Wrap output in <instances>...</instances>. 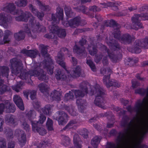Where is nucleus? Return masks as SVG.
<instances>
[{
	"label": "nucleus",
	"mask_w": 148,
	"mask_h": 148,
	"mask_svg": "<svg viewBox=\"0 0 148 148\" xmlns=\"http://www.w3.org/2000/svg\"><path fill=\"white\" fill-rule=\"evenodd\" d=\"M127 116L122 119L121 125L124 129L119 133L116 140L117 146H124L126 148H148L147 145L141 144L144 136L148 132V125H146L138 129L134 119L130 122Z\"/></svg>",
	"instance_id": "nucleus-1"
},
{
	"label": "nucleus",
	"mask_w": 148,
	"mask_h": 148,
	"mask_svg": "<svg viewBox=\"0 0 148 148\" xmlns=\"http://www.w3.org/2000/svg\"><path fill=\"white\" fill-rule=\"evenodd\" d=\"M11 66V72L12 74L17 75L21 73L20 77L23 80H27L31 76L37 77L40 80L43 81L48 79L44 71L39 66V64H34L32 66L33 70L29 72L23 71V65L21 62L16 58H14L10 60Z\"/></svg>",
	"instance_id": "nucleus-2"
},
{
	"label": "nucleus",
	"mask_w": 148,
	"mask_h": 148,
	"mask_svg": "<svg viewBox=\"0 0 148 148\" xmlns=\"http://www.w3.org/2000/svg\"><path fill=\"white\" fill-rule=\"evenodd\" d=\"M90 95H95V99L94 101L95 105L99 107L104 109V105L105 101L104 99L105 95V91L103 88L99 84H97L91 89Z\"/></svg>",
	"instance_id": "nucleus-3"
},
{
	"label": "nucleus",
	"mask_w": 148,
	"mask_h": 148,
	"mask_svg": "<svg viewBox=\"0 0 148 148\" xmlns=\"http://www.w3.org/2000/svg\"><path fill=\"white\" fill-rule=\"evenodd\" d=\"M117 33L114 34V37L119 40L120 42L124 44H130L135 40V37L133 35H131L128 34H124L120 37V32L118 29L116 30Z\"/></svg>",
	"instance_id": "nucleus-4"
},
{
	"label": "nucleus",
	"mask_w": 148,
	"mask_h": 148,
	"mask_svg": "<svg viewBox=\"0 0 148 148\" xmlns=\"http://www.w3.org/2000/svg\"><path fill=\"white\" fill-rule=\"evenodd\" d=\"M4 110L7 113H14L16 110L15 106L9 100H5L0 103V114H2Z\"/></svg>",
	"instance_id": "nucleus-5"
},
{
	"label": "nucleus",
	"mask_w": 148,
	"mask_h": 148,
	"mask_svg": "<svg viewBox=\"0 0 148 148\" xmlns=\"http://www.w3.org/2000/svg\"><path fill=\"white\" fill-rule=\"evenodd\" d=\"M112 71L109 68H107V72L103 78V80L104 84L108 88L111 86L119 87V85L116 82H114V80L110 81L109 80L110 75L112 73Z\"/></svg>",
	"instance_id": "nucleus-6"
},
{
	"label": "nucleus",
	"mask_w": 148,
	"mask_h": 148,
	"mask_svg": "<svg viewBox=\"0 0 148 148\" xmlns=\"http://www.w3.org/2000/svg\"><path fill=\"white\" fill-rule=\"evenodd\" d=\"M24 95L27 99H28V95L29 94L31 99L34 100L33 105L35 108H38L40 106V103L36 99V91L34 90H27L23 92Z\"/></svg>",
	"instance_id": "nucleus-7"
},
{
	"label": "nucleus",
	"mask_w": 148,
	"mask_h": 148,
	"mask_svg": "<svg viewBox=\"0 0 148 148\" xmlns=\"http://www.w3.org/2000/svg\"><path fill=\"white\" fill-rule=\"evenodd\" d=\"M132 25L131 28L136 30L143 28L142 24L140 21L142 20V18L140 14H138L134 15L132 18Z\"/></svg>",
	"instance_id": "nucleus-8"
},
{
	"label": "nucleus",
	"mask_w": 148,
	"mask_h": 148,
	"mask_svg": "<svg viewBox=\"0 0 148 148\" xmlns=\"http://www.w3.org/2000/svg\"><path fill=\"white\" fill-rule=\"evenodd\" d=\"M80 90H72L76 98L82 97L87 93V85L85 82H83L80 85Z\"/></svg>",
	"instance_id": "nucleus-9"
},
{
	"label": "nucleus",
	"mask_w": 148,
	"mask_h": 148,
	"mask_svg": "<svg viewBox=\"0 0 148 148\" xmlns=\"http://www.w3.org/2000/svg\"><path fill=\"white\" fill-rule=\"evenodd\" d=\"M56 23H53L49 26V29L53 34H56L61 38H64L66 36L65 30L63 29H59Z\"/></svg>",
	"instance_id": "nucleus-10"
},
{
	"label": "nucleus",
	"mask_w": 148,
	"mask_h": 148,
	"mask_svg": "<svg viewBox=\"0 0 148 148\" xmlns=\"http://www.w3.org/2000/svg\"><path fill=\"white\" fill-rule=\"evenodd\" d=\"M83 21H81V18L79 17H77L70 20L68 21H66L63 23V24L65 27L70 26L71 28H76L79 25H82L81 23Z\"/></svg>",
	"instance_id": "nucleus-11"
},
{
	"label": "nucleus",
	"mask_w": 148,
	"mask_h": 148,
	"mask_svg": "<svg viewBox=\"0 0 148 148\" xmlns=\"http://www.w3.org/2000/svg\"><path fill=\"white\" fill-rule=\"evenodd\" d=\"M15 15H19L18 16L15 17L16 21H21L27 22L28 21V17L31 16V13L29 12H26L21 10H18L17 11Z\"/></svg>",
	"instance_id": "nucleus-12"
},
{
	"label": "nucleus",
	"mask_w": 148,
	"mask_h": 148,
	"mask_svg": "<svg viewBox=\"0 0 148 148\" xmlns=\"http://www.w3.org/2000/svg\"><path fill=\"white\" fill-rule=\"evenodd\" d=\"M56 13L58 14L57 15L58 19L54 14H52L51 15L52 21L53 23H59V20H62L63 19V9L60 7H58L56 9Z\"/></svg>",
	"instance_id": "nucleus-13"
},
{
	"label": "nucleus",
	"mask_w": 148,
	"mask_h": 148,
	"mask_svg": "<svg viewBox=\"0 0 148 148\" xmlns=\"http://www.w3.org/2000/svg\"><path fill=\"white\" fill-rule=\"evenodd\" d=\"M12 17L4 13H0V25H3V27L5 28L8 27V25H5L10 23L12 20Z\"/></svg>",
	"instance_id": "nucleus-14"
},
{
	"label": "nucleus",
	"mask_w": 148,
	"mask_h": 148,
	"mask_svg": "<svg viewBox=\"0 0 148 148\" xmlns=\"http://www.w3.org/2000/svg\"><path fill=\"white\" fill-rule=\"evenodd\" d=\"M15 134L18 136V140L21 145H24L26 141V136L23 131L18 129H16L15 131Z\"/></svg>",
	"instance_id": "nucleus-15"
},
{
	"label": "nucleus",
	"mask_w": 148,
	"mask_h": 148,
	"mask_svg": "<svg viewBox=\"0 0 148 148\" xmlns=\"http://www.w3.org/2000/svg\"><path fill=\"white\" fill-rule=\"evenodd\" d=\"M101 47L102 49H103V51L104 50L107 53L108 56L111 60L113 62H116L117 60L121 57V55L120 54H119L118 56L114 54L113 52H111L110 50L107 49L105 45H102Z\"/></svg>",
	"instance_id": "nucleus-16"
},
{
	"label": "nucleus",
	"mask_w": 148,
	"mask_h": 148,
	"mask_svg": "<svg viewBox=\"0 0 148 148\" xmlns=\"http://www.w3.org/2000/svg\"><path fill=\"white\" fill-rule=\"evenodd\" d=\"M73 50L74 53L81 56L85 57L87 55L84 46H80L79 45L75 44L73 47Z\"/></svg>",
	"instance_id": "nucleus-17"
},
{
	"label": "nucleus",
	"mask_w": 148,
	"mask_h": 148,
	"mask_svg": "<svg viewBox=\"0 0 148 148\" xmlns=\"http://www.w3.org/2000/svg\"><path fill=\"white\" fill-rule=\"evenodd\" d=\"M145 42L143 40L141 41L140 40H136L135 42L133 48L134 51H132V52H134L137 53H140L141 51V48L145 47Z\"/></svg>",
	"instance_id": "nucleus-18"
},
{
	"label": "nucleus",
	"mask_w": 148,
	"mask_h": 148,
	"mask_svg": "<svg viewBox=\"0 0 148 148\" xmlns=\"http://www.w3.org/2000/svg\"><path fill=\"white\" fill-rule=\"evenodd\" d=\"M43 64L44 68L47 70L48 73L49 74H52L53 73V64L51 62H49L44 60Z\"/></svg>",
	"instance_id": "nucleus-19"
},
{
	"label": "nucleus",
	"mask_w": 148,
	"mask_h": 148,
	"mask_svg": "<svg viewBox=\"0 0 148 148\" xmlns=\"http://www.w3.org/2000/svg\"><path fill=\"white\" fill-rule=\"evenodd\" d=\"M16 7L13 3H9L6 4V6L3 8V10L7 12H10L12 14L15 15L18 10H15Z\"/></svg>",
	"instance_id": "nucleus-20"
},
{
	"label": "nucleus",
	"mask_w": 148,
	"mask_h": 148,
	"mask_svg": "<svg viewBox=\"0 0 148 148\" xmlns=\"http://www.w3.org/2000/svg\"><path fill=\"white\" fill-rule=\"evenodd\" d=\"M13 100L15 103L21 110H24V107L23 101L20 97L17 95H15L13 97Z\"/></svg>",
	"instance_id": "nucleus-21"
},
{
	"label": "nucleus",
	"mask_w": 148,
	"mask_h": 148,
	"mask_svg": "<svg viewBox=\"0 0 148 148\" xmlns=\"http://www.w3.org/2000/svg\"><path fill=\"white\" fill-rule=\"evenodd\" d=\"M67 115L63 112H60L59 116L57 117L59 125H64L66 123V119L67 118Z\"/></svg>",
	"instance_id": "nucleus-22"
},
{
	"label": "nucleus",
	"mask_w": 148,
	"mask_h": 148,
	"mask_svg": "<svg viewBox=\"0 0 148 148\" xmlns=\"http://www.w3.org/2000/svg\"><path fill=\"white\" fill-rule=\"evenodd\" d=\"M5 120L10 125L14 126L17 125V121L16 117L13 115H10L6 116Z\"/></svg>",
	"instance_id": "nucleus-23"
},
{
	"label": "nucleus",
	"mask_w": 148,
	"mask_h": 148,
	"mask_svg": "<svg viewBox=\"0 0 148 148\" xmlns=\"http://www.w3.org/2000/svg\"><path fill=\"white\" fill-rule=\"evenodd\" d=\"M21 52L23 53L26 54L27 56L32 58H35L38 53V51L36 49L27 50L24 49L22 50Z\"/></svg>",
	"instance_id": "nucleus-24"
},
{
	"label": "nucleus",
	"mask_w": 148,
	"mask_h": 148,
	"mask_svg": "<svg viewBox=\"0 0 148 148\" xmlns=\"http://www.w3.org/2000/svg\"><path fill=\"white\" fill-rule=\"evenodd\" d=\"M55 77L58 80H65L67 78V76L60 70H56L55 73Z\"/></svg>",
	"instance_id": "nucleus-25"
},
{
	"label": "nucleus",
	"mask_w": 148,
	"mask_h": 148,
	"mask_svg": "<svg viewBox=\"0 0 148 148\" xmlns=\"http://www.w3.org/2000/svg\"><path fill=\"white\" fill-rule=\"evenodd\" d=\"M46 119V117L44 114H43L41 112L39 116V119L38 121H32V129L34 130V128H35L37 125H38V124H43Z\"/></svg>",
	"instance_id": "nucleus-26"
},
{
	"label": "nucleus",
	"mask_w": 148,
	"mask_h": 148,
	"mask_svg": "<svg viewBox=\"0 0 148 148\" xmlns=\"http://www.w3.org/2000/svg\"><path fill=\"white\" fill-rule=\"evenodd\" d=\"M81 68L79 66L73 68L71 72V75L73 78L77 77L80 76L81 73Z\"/></svg>",
	"instance_id": "nucleus-27"
},
{
	"label": "nucleus",
	"mask_w": 148,
	"mask_h": 148,
	"mask_svg": "<svg viewBox=\"0 0 148 148\" xmlns=\"http://www.w3.org/2000/svg\"><path fill=\"white\" fill-rule=\"evenodd\" d=\"M64 60V54L63 53L59 52L58 53V56L56 58V61L62 67L65 69V63L63 60Z\"/></svg>",
	"instance_id": "nucleus-28"
},
{
	"label": "nucleus",
	"mask_w": 148,
	"mask_h": 148,
	"mask_svg": "<svg viewBox=\"0 0 148 148\" xmlns=\"http://www.w3.org/2000/svg\"><path fill=\"white\" fill-rule=\"evenodd\" d=\"M4 34V35L3 40L0 42V44L1 45L8 43L10 40V36L12 34V32L10 31L7 30L5 31Z\"/></svg>",
	"instance_id": "nucleus-29"
},
{
	"label": "nucleus",
	"mask_w": 148,
	"mask_h": 148,
	"mask_svg": "<svg viewBox=\"0 0 148 148\" xmlns=\"http://www.w3.org/2000/svg\"><path fill=\"white\" fill-rule=\"evenodd\" d=\"M76 104L78 106L79 109H81L82 110H81V112H83L82 111L85 109L86 106V101L85 100H83L82 99H77L76 100Z\"/></svg>",
	"instance_id": "nucleus-30"
},
{
	"label": "nucleus",
	"mask_w": 148,
	"mask_h": 148,
	"mask_svg": "<svg viewBox=\"0 0 148 148\" xmlns=\"http://www.w3.org/2000/svg\"><path fill=\"white\" fill-rule=\"evenodd\" d=\"M4 83L3 80L0 79V94H2L6 91H9L10 90L9 87L4 84Z\"/></svg>",
	"instance_id": "nucleus-31"
},
{
	"label": "nucleus",
	"mask_w": 148,
	"mask_h": 148,
	"mask_svg": "<svg viewBox=\"0 0 148 148\" xmlns=\"http://www.w3.org/2000/svg\"><path fill=\"white\" fill-rule=\"evenodd\" d=\"M106 41L107 44L110 46V49L112 50H114L116 49H119L120 48L119 45L117 43V42L114 40H110V41L108 42L106 39Z\"/></svg>",
	"instance_id": "nucleus-32"
},
{
	"label": "nucleus",
	"mask_w": 148,
	"mask_h": 148,
	"mask_svg": "<svg viewBox=\"0 0 148 148\" xmlns=\"http://www.w3.org/2000/svg\"><path fill=\"white\" fill-rule=\"evenodd\" d=\"M9 70L7 66H0V76L1 75L3 77H5L8 78L9 75Z\"/></svg>",
	"instance_id": "nucleus-33"
},
{
	"label": "nucleus",
	"mask_w": 148,
	"mask_h": 148,
	"mask_svg": "<svg viewBox=\"0 0 148 148\" xmlns=\"http://www.w3.org/2000/svg\"><path fill=\"white\" fill-rule=\"evenodd\" d=\"M31 16L28 17V19L29 18V23L31 25V29L32 31L33 29H35V26L36 25L39 24L38 23H37L36 20V19L33 16L31 13Z\"/></svg>",
	"instance_id": "nucleus-34"
},
{
	"label": "nucleus",
	"mask_w": 148,
	"mask_h": 148,
	"mask_svg": "<svg viewBox=\"0 0 148 148\" xmlns=\"http://www.w3.org/2000/svg\"><path fill=\"white\" fill-rule=\"evenodd\" d=\"M64 108L71 115L75 116L77 115V113L75 110V107L72 105L66 106Z\"/></svg>",
	"instance_id": "nucleus-35"
},
{
	"label": "nucleus",
	"mask_w": 148,
	"mask_h": 148,
	"mask_svg": "<svg viewBox=\"0 0 148 148\" xmlns=\"http://www.w3.org/2000/svg\"><path fill=\"white\" fill-rule=\"evenodd\" d=\"M73 143L75 146L77 148H81L82 147V142L79 140L78 135L77 134H74L73 136Z\"/></svg>",
	"instance_id": "nucleus-36"
},
{
	"label": "nucleus",
	"mask_w": 148,
	"mask_h": 148,
	"mask_svg": "<svg viewBox=\"0 0 148 148\" xmlns=\"http://www.w3.org/2000/svg\"><path fill=\"white\" fill-rule=\"evenodd\" d=\"M25 33L22 31H20L18 33H15L14 36L15 39L18 41H20L23 39L25 37Z\"/></svg>",
	"instance_id": "nucleus-37"
},
{
	"label": "nucleus",
	"mask_w": 148,
	"mask_h": 148,
	"mask_svg": "<svg viewBox=\"0 0 148 148\" xmlns=\"http://www.w3.org/2000/svg\"><path fill=\"white\" fill-rule=\"evenodd\" d=\"M48 47V46H46L43 44H40L39 46L40 49L41 50V54L44 57H49L47 52V47Z\"/></svg>",
	"instance_id": "nucleus-38"
},
{
	"label": "nucleus",
	"mask_w": 148,
	"mask_h": 148,
	"mask_svg": "<svg viewBox=\"0 0 148 148\" xmlns=\"http://www.w3.org/2000/svg\"><path fill=\"white\" fill-rule=\"evenodd\" d=\"M51 96L53 100L59 101L61 100V94L59 91L55 90L51 93Z\"/></svg>",
	"instance_id": "nucleus-39"
},
{
	"label": "nucleus",
	"mask_w": 148,
	"mask_h": 148,
	"mask_svg": "<svg viewBox=\"0 0 148 148\" xmlns=\"http://www.w3.org/2000/svg\"><path fill=\"white\" fill-rule=\"evenodd\" d=\"M88 49L90 54L91 56H94L97 53V50L96 47L92 44L88 46Z\"/></svg>",
	"instance_id": "nucleus-40"
},
{
	"label": "nucleus",
	"mask_w": 148,
	"mask_h": 148,
	"mask_svg": "<svg viewBox=\"0 0 148 148\" xmlns=\"http://www.w3.org/2000/svg\"><path fill=\"white\" fill-rule=\"evenodd\" d=\"M100 136H95L92 140L91 143L94 148H97L98 144L99 143L101 139Z\"/></svg>",
	"instance_id": "nucleus-41"
},
{
	"label": "nucleus",
	"mask_w": 148,
	"mask_h": 148,
	"mask_svg": "<svg viewBox=\"0 0 148 148\" xmlns=\"http://www.w3.org/2000/svg\"><path fill=\"white\" fill-rule=\"evenodd\" d=\"M105 23H109V24H110V27L113 26L114 29V34L115 32H117L116 31L117 29H118L119 30V25H117L116 22L114 20L112 19L110 20H108L107 21H106Z\"/></svg>",
	"instance_id": "nucleus-42"
},
{
	"label": "nucleus",
	"mask_w": 148,
	"mask_h": 148,
	"mask_svg": "<svg viewBox=\"0 0 148 148\" xmlns=\"http://www.w3.org/2000/svg\"><path fill=\"white\" fill-rule=\"evenodd\" d=\"M45 27L39 24L36 25L35 26V29H33L32 30V32L33 33H35L36 32H45Z\"/></svg>",
	"instance_id": "nucleus-43"
},
{
	"label": "nucleus",
	"mask_w": 148,
	"mask_h": 148,
	"mask_svg": "<svg viewBox=\"0 0 148 148\" xmlns=\"http://www.w3.org/2000/svg\"><path fill=\"white\" fill-rule=\"evenodd\" d=\"M74 99L75 97L73 95V93L72 90L71 91H70L69 92L65 94L64 100L65 101H67L70 100H74Z\"/></svg>",
	"instance_id": "nucleus-44"
},
{
	"label": "nucleus",
	"mask_w": 148,
	"mask_h": 148,
	"mask_svg": "<svg viewBox=\"0 0 148 148\" xmlns=\"http://www.w3.org/2000/svg\"><path fill=\"white\" fill-rule=\"evenodd\" d=\"M38 87L40 92L43 93L47 92L49 89V86L44 83L40 84Z\"/></svg>",
	"instance_id": "nucleus-45"
},
{
	"label": "nucleus",
	"mask_w": 148,
	"mask_h": 148,
	"mask_svg": "<svg viewBox=\"0 0 148 148\" xmlns=\"http://www.w3.org/2000/svg\"><path fill=\"white\" fill-rule=\"evenodd\" d=\"M36 116V113L34 110H30L26 114V116L30 121L34 119Z\"/></svg>",
	"instance_id": "nucleus-46"
},
{
	"label": "nucleus",
	"mask_w": 148,
	"mask_h": 148,
	"mask_svg": "<svg viewBox=\"0 0 148 148\" xmlns=\"http://www.w3.org/2000/svg\"><path fill=\"white\" fill-rule=\"evenodd\" d=\"M62 144L65 146H67L69 145L70 143V139L67 136L64 135H62Z\"/></svg>",
	"instance_id": "nucleus-47"
},
{
	"label": "nucleus",
	"mask_w": 148,
	"mask_h": 148,
	"mask_svg": "<svg viewBox=\"0 0 148 148\" xmlns=\"http://www.w3.org/2000/svg\"><path fill=\"white\" fill-rule=\"evenodd\" d=\"M35 129L36 131L40 135L43 136L47 133L46 130L43 127H38L37 125L35 128H34V130L32 129L33 130H34Z\"/></svg>",
	"instance_id": "nucleus-48"
},
{
	"label": "nucleus",
	"mask_w": 148,
	"mask_h": 148,
	"mask_svg": "<svg viewBox=\"0 0 148 148\" xmlns=\"http://www.w3.org/2000/svg\"><path fill=\"white\" fill-rule=\"evenodd\" d=\"M23 83L21 82H18L16 84L12 87V89L16 92H19L22 88Z\"/></svg>",
	"instance_id": "nucleus-49"
},
{
	"label": "nucleus",
	"mask_w": 148,
	"mask_h": 148,
	"mask_svg": "<svg viewBox=\"0 0 148 148\" xmlns=\"http://www.w3.org/2000/svg\"><path fill=\"white\" fill-rule=\"evenodd\" d=\"M77 123V121L75 119L71 120L62 130H65L66 129L71 128L74 125L76 124Z\"/></svg>",
	"instance_id": "nucleus-50"
},
{
	"label": "nucleus",
	"mask_w": 148,
	"mask_h": 148,
	"mask_svg": "<svg viewBox=\"0 0 148 148\" xmlns=\"http://www.w3.org/2000/svg\"><path fill=\"white\" fill-rule=\"evenodd\" d=\"M16 5L19 7H24L27 4V0H19L15 2Z\"/></svg>",
	"instance_id": "nucleus-51"
},
{
	"label": "nucleus",
	"mask_w": 148,
	"mask_h": 148,
	"mask_svg": "<svg viewBox=\"0 0 148 148\" xmlns=\"http://www.w3.org/2000/svg\"><path fill=\"white\" fill-rule=\"evenodd\" d=\"M88 58H87L86 60V64L89 66L92 71L94 72L96 71V69L95 64L92 60H90L88 59Z\"/></svg>",
	"instance_id": "nucleus-52"
},
{
	"label": "nucleus",
	"mask_w": 148,
	"mask_h": 148,
	"mask_svg": "<svg viewBox=\"0 0 148 148\" xmlns=\"http://www.w3.org/2000/svg\"><path fill=\"white\" fill-rule=\"evenodd\" d=\"M46 126L49 131L53 130V122L52 120L48 118Z\"/></svg>",
	"instance_id": "nucleus-53"
},
{
	"label": "nucleus",
	"mask_w": 148,
	"mask_h": 148,
	"mask_svg": "<svg viewBox=\"0 0 148 148\" xmlns=\"http://www.w3.org/2000/svg\"><path fill=\"white\" fill-rule=\"evenodd\" d=\"M23 27L24 30L27 33L29 36H31L33 38H35L36 37L35 36L34 37L32 35L31 33L30 29L29 28L27 24H24Z\"/></svg>",
	"instance_id": "nucleus-54"
},
{
	"label": "nucleus",
	"mask_w": 148,
	"mask_h": 148,
	"mask_svg": "<svg viewBox=\"0 0 148 148\" xmlns=\"http://www.w3.org/2000/svg\"><path fill=\"white\" fill-rule=\"evenodd\" d=\"M42 113L45 114L49 115L51 112V107L49 105H47L42 109Z\"/></svg>",
	"instance_id": "nucleus-55"
},
{
	"label": "nucleus",
	"mask_w": 148,
	"mask_h": 148,
	"mask_svg": "<svg viewBox=\"0 0 148 148\" xmlns=\"http://www.w3.org/2000/svg\"><path fill=\"white\" fill-rule=\"evenodd\" d=\"M78 11H81L84 13L87 14L86 11L87 10V8L85 6L82 5L79 7L74 8Z\"/></svg>",
	"instance_id": "nucleus-56"
},
{
	"label": "nucleus",
	"mask_w": 148,
	"mask_h": 148,
	"mask_svg": "<svg viewBox=\"0 0 148 148\" xmlns=\"http://www.w3.org/2000/svg\"><path fill=\"white\" fill-rule=\"evenodd\" d=\"M113 109L114 111L117 112L119 111L120 112L118 114V115L119 116L123 115L125 112L124 110H123L121 108L116 106H114L113 107Z\"/></svg>",
	"instance_id": "nucleus-57"
},
{
	"label": "nucleus",
	"mask_w": 148,
	"mask_h": 148,
	"mask_svg": "<svg viewBox=\"0 0 148 148\" xmlns=\"http://www.w3.org/2000/svg\"><path fill=\"white\" fill-rule=\"evenodd\" d=\"M79 133L84 138H87L88 136V131L86 129H84L81 130Z\"/></svg>",
	"instance_id": "nucleus-58"
},
{
	"label": "nucleus",
	"mask_w": 148,
	"mask_h": 148,
	"mask_svg": "<svg viewBox=\"0 0 148 148\" xmlns=\"http://www.w3.org/2000/svg\"><path fill=\"white\" fill-rule=\"evenodd\" d=\"M64 9L66 15L68 17L71 16V14L72 12L71 11L70 7L69 6H65Z\"/></svg>",
	"instance_id": "nucleus-59"
},
{
	"label": "nucleus",
	"mask_w": 148,
	"mask_h": 148,
	"mask_svg": "<svg viewBox=\"0 0 148 148\" xmlns=\"http://www.w3.org/2000/svg\"><path fill=\"white\" fill-rule=\"evenodd\" d=\"M89 10L90 11H92L93 12H98L101 10V9L95 5L90 6L89 7Z\"/></svg>",
	"instance_id": "nucleus-60"
},
{
	"label": "nucleus",
	"mask_w": 148,
	"mask_h": 148,
	"mask_svg": "<svg viewBox=\"0 0 148 148\" xmlns=\"http://www.w3.org/2000/svg\"><path fill=\"white\" fill-rule=\"evenodd\" d=\"M6 145V142L3 138L0 140V148H5Z\"/></svg>",
	"instance_id": "nucleus-61"
},
{
	"label": "nucleus",
	"mask_w": 148,
	"mask_h": 148,
	"mask_svg": "<svg viewBox=\"0 0 148 148\" xmlns=\"http://www.w3.org/2000/svg\"><path fill=\"white\" fill-rule=\"evenodd\" d=\"M29 9L31 10L32 12L34 15L37 12L38 10L36 8L35 6H34L32 4H30L29 5Z\"/></svg>",
	"instance_id": "nucleus-62"
},
{
	"label": "nucleus",
	"mask_w": 148,
	"mask_h": 148,
	"mask_svg": "<svg viewBox=\"0 0 148 148\" xmlns=\"http://www.w3.org/2000/svg\"><path fill=\"white\" fill-rule=\"evenodd\" d=\"M22 127L27 131H29L30 130V127L26 121H24L22 124Z\"/></svg>",
	"instance_id": "nucleus-63"
},
{
	"label": "nucleus",
	"mask_w": 148,
	"mask_h": 148,
	"mask_svg": "<svg viewBox=\"0 0 148 148\" xmlns=\"http://www.w3.org/2000/svg\"><path fill=\"white\" fill-rule=\"evenodd\" d=\"M49 144L50 143L49 141L48 140H44L43 142L40 143L39 145V146L40 147H41L42 148H44L46 147V145L48 146Z\"/></svg>",
	"instance_id": "nucleus-64"
}]
</instances>
